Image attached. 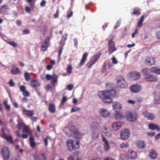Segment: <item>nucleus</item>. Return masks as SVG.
<instances>
[{
    "mask_svg": "<svg viewBox=\"0 0 160 160\" xmlns=\"http://www.w3.org/2000/svg\"><path fill=\"white\" fill-rule=\"evenodd\" d=\"M149 128L152 130H157L158 131L160 130V128L157 125L153 124H150L148 125Z\"/></svg>",
    "mask_w": 160,
    "mask_h": 160,
    "instance_id": "25",
    "label": "nucleus"
},
{
    "mask_svg": "<svg viewBox=\"0 0 160 160\" xmlns=\"http://www.w3.org/2000/svg\"><path fill=\"white\" fill-rule=\"evenodd\" d=\"M35 160H46V156L44 154H41L35 157Z\"/></svg>",
    "mask_w": 160,
    "mask_h": 160,
    "instance_id": "23",
    "label": "nucleus"
},
{
    "mask_svg": "<svg viewBox=\"0 0 160 160\" xmlns=\"http://www.w3.org/2000/svg\"><path fill=\"white\" fill-rule=\"evenodd\" d=\"M88 56V53L85 52L82 55L81 62L79 64V66H82L84 64Z\"/></svg>",
    "mask_w": 160,
    "mask_h": 160,
    "instance_id": "21",
    "label": "nucleus"
},
{
    "mask_svg": "<svg viewBox=\"0 0 160 160\" xmlns=\"http://www.w3.org/2000/svg\"><path fill=\"white\" fill-rule=\"evenodd\" d=\"M121 124L120 122H116L112 125V128L114 131H116L119 129L121 127Z\"/></svg>",
    "mask_w": 160,
    "mask_h": 160,
    "instance_id": "18",
    "label": "nucleus"
},
{
    "mask_svg": "<svg viewBox=\"0 0 160 160\" xmlns=\"http://www.w3.org/2000/svg\"><path fill=\"white\" fill-rule=\"evenodd\" d=\"M15 133L17 135L18 137H21V135L20 134V130L16 131L15 132Z\"/></svg>",
    "mask_w": 160,
    "mask_h": 160,
    "instance_id": "64",
    "label": "nucleus"
},
{
    "mask_svg": "<svg viewBox=\"0 0 160 160\" xmlns=\"http://www.w3.org/2000/svg\"><path fill=\"white\" fill-rule=\"evenodd\" d=\"M70 130L71 132L73 133L74 137L78 138H82V134L76 130L75 127L73 126H72L71 127Z\"/></svg>",
    "mask_w": 160,
    "mask_h": 160,
    "instance_id": "9",
    "label": "nucleus"
},
{
    "mask_svg": "<svg viewBox=\"0 0 160 160\" xmlns=\"http://www.w3.org/2000/svg\"><path fill=\"white\" fill-rule=\"evenodd\" d=\"M154 102L155 104H160V94L155 95L154 98Z\"/></svg>",
    "mask_w": 160,
    "mask_h": 160,
    "instance_id": "28",
    "label": "nucleus"
},
{
    "mask_svg": "<svg viewBox=\"0 0 160 160\" xmlns=\"http://www.w3.org/2000/svg\"><path fill=\"white\" fill-rule=\"evenodd\" d=\"M130 90L131 92H138L141 90V87L140 85L136 84L130 87Z\"/></svg>",
    "mask_w": 160,
    "mask_h": 160,
    "instance_id": "12",
    "label": "nucleus"
},
{
    "mask_svg": "<svg viewBox=\"0 0 160 160\" xmlns=\"http://www.w3.org/2000/svg\"><path fill=\"white\" fill-rule=\"evenodd\" d=\"M80 110V108H78L77 107H75L72 108L71 112L72 113L73 112H75L77 111H79Z\"/></svg>",
    "mask_w": 160,
    "mask_h": 160,
    "instance_id": "43",
    "label": "nucleus"
},
{
    "mask_svg": "<svg viewBox=\"0 0 160 160\" xmlns=\"http://www.w3.org/2000/svg\"><path fill=\"white\" fill-rule=\"evenodd\" d=\"M104 148L106 151H108L109 149V146L108 142H106L104 145Z\"/></svg>",
    "mask_w": 160,
    "mask_h": 160,
    "instance_id": "45",
    "label": "nucleus"
},
{
    "mask_svg": "<svg viewBox=\"0 0 160 160\" xmlns=\"http://www.w3.org/2000/svg\"><path fill=\"white\" fill-rule=\"evenodd\" d=\"M98 133L96 131H94L92 132L91 137L92 138L95 139L98 138Z\"/></svg>",
    "mask_w": 160,
    "mask_h": 160,
    "instance_id": "31",
    "label": "nucleus"
},
{
    "mask_svg": "<svg viewBox=\"0 0 160 160\" xmlns=\"http://www.w3.org/2000/svg\"><path fill=\"white\" fill-rule=\"evenodd\" d=\"M30 85L31 86L35 87L38 85V81L36 80L32 79L30 82Z\"/></svg>",
    "mask_w": 160,
    "mask_h": 160,
    "instance_id": "30",
    "label": "nucleus"
},
{
    "mask_svg": "<svg viewBox=\"0 0 160 160\" xmlns=\"http://www.w3.org/2000/svg\"><path fill=\"white\" fill-rule=\"evenodd\" d=\"M92 125L93 128H96L99 127V124L97 122H94L92 123Z\"/></svg>",
    "mask_w": 160,
    "mask_h": 160,
    "instance_id": "44",
    "label": "nucleus"
},
{
    "mask_svg": "<svg viewBox=\"0 0 160 160\" xmlns=\"http://www.w3.org/2000/svg\"><path fill=\"white\" fill-rule=\"evenodd\" d=\"M113 107L114 110L118 112L121 110L122 106L120 102H115L113 103Z\"/></svg>",
    "mask_w": 160,
    "mask_h": 160,
    "instance_id": "15",
    "label": "nucleus"
},
{
    "mask_svg": "<svg viewBox=\"0 0 160 160\" xmlns=\"http://www.w3.org/2000/svg\"><path fill=\"white\" fill-rule=\"evenodd\" d=\"M115 118L117 119H120L123 118V117L118 112L114 114Z\"/></svg>",
    "mask_w": 160,
    "mask_h": 160,
    "instance_id": "36",
    "label": "nucleus"
},
{
    "mask_svg": "<svg viewBox=\"0 0 160 160\" xmlns=\"http://www.w3.org/2000/svg\"><path fill=\"white\" fill-rule=\"evenodd\" d=\"M52 76L49 74H47L46 75V78L47 81H49L50 79H52Z\"/></svg>",
    "mask_w": 160,
    "mask_h": 160,
    "instance_id": "51",
    "label": "nucleus"
},
{
    "mask_svg": "<svg viewBox=\"0 0 160 160\" xmlns=\"http://www.w3.org/2000/svg\"><path fill=\"white\" fill-rule=\"evenodd\" d=\"M99 113L101 116L103 117H107L109 115V111L104 108H101L99 110Z\"/></svg>",
    "mask_w": 160,
    "mask_h": 160,
    "instance_id": "13",
    "label": "nucleus"
},
{
    "mask_svg": "<svg viewBox=\"0 0 160 160\" xmlns=\"http://www.w3.org/2000/svg\"><path fill=\"white\" fill-rule=\"evenodd\" d=\"M141 76L140 73L138 72H132L128 75L129 79L131 80H136L139 79Z\"/></svg>",
    "mask_w": 160,
    "mask_h": 160,
    "instance_id": "7",
    "label": "nucleus"
},
{
    "mask_svg": "<svg viewBox=\"0 0 160 160\" xmlns=\"http://www.w3.org/2000/svg\"><path fill=\"white\" fill-rule=\"evenodd\" d=\"M2 134L1 135V136L2 138L5 139L7 136L5 134V133L4 132V129L3 128H2Z\"/></svg>",
    "mask_w": 160,
    "mask_h": 160,
    "instance_id": "55",
    "label": "nucleus"
},
{
    "mask_svg": "<svg viewBox=\"0 0 160 160\" xmlns=\"http://www.w3.org/2000/svg\"><path fill=\"white\" fill-rule=\"evenodd\" d=\"M136 153L134 151H132L130 153L129 157L130 158L134 159L136 157Z\"/></svg>",
    "mask_w": 160,
    "mask_h": 160,
    "instance_id": "35",
    "label": "nucleus"
},
{
    "mask_svg": "<svg viewBox=\"0 0 160 160\" xmlns=\"http://www.w3.org/2000/svg\"><path fill=\"white\" fill-rule=\"evenodd\" d=\"M34 138L32 137H30L29 138V140L30 142V146L34 149L36 145V143L34 141Z\"/></svg>",
    "mask_w": 160,
    "mask_h": 160,
    "instance_id": "26",
    "label": "nucleus"
},
{
    "mask_svg": "<svg viewBox=\"0 0 160 160\" xmlns=\"http://www.w3.org/2000/svg\"><path fill=\"white\" fill-rule=\"evenodd\" d=\"M78 146L77 147H75L73 145V141L72 139H69L67 142V144L68 150L70 151H72L73 149H77L78 148V143L77 142L76 143Z\"/></svg>",
    "mask_w": 160,
    "mask_h": 160,
    "instance_id": "8",
    "label": "nucleus"
},
{
    "mask_svg": "<svg viewBox=\"0 0 160 160\" xmlns=\"http://www.w3.org/2000/svg\"><path fill=\"white\" fill-rule=\"evenodd\" d=\"M117 83L118 85L122 88H125L127 87L126 83L122 77L117 78Z\"/></svg>",
    "mask_w": 160,
    "mask_h": 160,
    "instance_id": "10",
    "label": "nucleus"
},
{
    "mask_svg": "<svg viewBox=\"0 0 160 160\" xmlns=\"http://www.w3.org/2000/svg\"><path fill=\"white\" fill-rule=\"evenodd\" d=\"M149 156L151 158L155 159L157 157V154L153 149H151L149 152Z\"/></svg>",
    "mask_w": 160,
    "mask_h": 160,
    "instance_id": "20",
    "label": "nucleus"
},
{
    "mask_svg": "<svg viewBox=\"0 0 160 160\" xmlns=\"http://www.w3.org/2000/svg\"><path fill=\"white\" fill-rule=\"evenodd\" d=\"M74 87L73 85L72 84H70L67 86V88L68 90L71 91L72 89Z\"/></svg>",
    "mask_w": 160,
    "mask_h": 160,
    "instance_id": "49",
    "label": "nucleus"
},
{
    "mask_svg": "<svg viewBox=\"0 0 160 160\" xmlns=\"http://www.w3.org/2000/svg\"><path fill=\"white\" fill-rule=\"evenodd\" d=\"M49 41H50V38H49V37H47L46 38L45 40H44V41L43 43H45L48 45V43H49Z\"/></svg>",
    "mask_w": 160,
    "mask_h": 160,
    "instance_id": "50",
    "label": "nucleus"
},
{
    "mask_svg": "<svg viewBox=\"0 0 160 160\" xmlns=\"http://www.w3.org/2000/svg\"><path fill=\"white\" fill-rule=\"evenodd\" d=\"M8 142H12V139L10 136H7L5 138Z\"/></svg>",
    "mask_w": 160,
    "mask_h": 160,
    "instance_id": "56",
    "label": "nucleus"
},
{
    "mask_svg": "<svg viewBox=\"0 0 160 160\" xmlns=\"http://www.w3.org/2000/svg\"><path fill=\"white\" fill-rule=\"evenodd\" d=\"M158 69L157 67H153L152 68L151 71L153 73H156Z\"/></svg>",
    "mask_w": 160,
    "mask_h": 160,
    "instance_id": "46",
    "label": "nucleus"
},
{
    "mask_svg": "<svg viewBox=\"0 0 160 160\" xmlns=\"http://www.w3.org/2000/svg\"><path fill=\"white\" fill-rule=\"evenodd\" d=\"M127 102L128 103H129L130 104H135V101H133L132 100H128Z\"/></svg>",
    "mask_w": 160,
    "mask_h": 160,
    "instance_id": "61",
    "label": "nucleus"
},
{
    "mask_svg": "<svg viewBox=\"0 0 160 160\" xmlns=\"http://www.w3.org/2000/svg\"><path fill=\"white\" fill-rule=\"evenodd\" d=\"M48 47V45L45 43H43L41 48L42 51L45 52L46 51Z\"/></svg>",
    "mask_w": 160,
    "mask_h": 160,
    "instance_id": "32",
    "label": "nucleus"
},
{
    "mask_svg": "<svg viewBox=\"0 0 160 160\" xmlns=\"http://www.w3.org/2000/svg\"><path fill=\"white\" fill-rule=\"evenodd\" d=\"M5 41L6 42L8 43L10 45L12 46L14 48L18 46L17 44L14 41H12L11 42L8 41L7 40H5Z\"/></svg>",
    "mask_w": 160,
    "mask_h": 160,
    "instance_id": "33",
    "label": "nucleus"
},
{
    "mask_svg": "<svg viewBox=\"0 0 160 160\" xmlns=\"http://www.w3.org/2000/svg\"><path fill=\"white\" fill-rule=\"evenodd\" d=\"M101 55V53H100L98 55H94L93 57V58L92 59H93L95 62H96L100 58Z\"/></svg>",
    "mask_w": 160,
    "mask_h": 160,
    "instance_id": "39",
    "label": "nucleus"
},
{
    "mask_svg": "<svg viewBox=\"0 0 160 160\" xmlns=\"http://www.w3.org/2000/svg\"><path fill=\"white\" fill-rule=\"evenodd\" d=\"M23 92V95L26 97H28L29 96V92L27 90H25Z\"/></svg>",
    "mask_w": 160,
    "mask_h": 160,
    "instance_id": "53",
    "label": "nucleus"
},
{
    "mask_svg": "<svg viewBox=\"0 0 160 160\" xmlns=\"http://www.w3.org/2000/svg\"><path fill=\"white\" fill-rule=\"evenodd\" d=\"M44 88L47 91L52 90V86L49 84L45 85L44 87Z\"/></svg>",
    "mask_w": 160,
    "mask_h": 160,
    "instance_id": "40",
    "label": "nucleus"
},
{
    "mask_svg": "<svg viewBox=\"0 0 160 160\" xmlns=\"http://www.w3.org/2000/svg\"><path fill=\"white\" fill-rule=\"evenodd\" d=\"M48 109L49 111L51 113H53L55 112L56 111L55 107L53 103H50L49 104Z\"/></svg>",
    "mask_w": 160,
    "mask_h": 160,
    "instance_id": "27",
    "label": "nucleus"
},
{
    "mask_svg": "<svg viewBox=\"0 0 160 160\" xmlns=\"http://www.w3.org/2000/svg\"><path fill=\"white\" fill-rule=\"evenodd\" d=\"M66 36H64L63 35H62V37L60 41V43H61L62 42H63L62 46H63L65 44V42L67 40L68 34L67 33L65 34Z\"/></svg>",
    "mask_w": 160,
    "mask_h": 160,
    "instance_id": "34",
    "label": "nucleus"
},
{
    "mask_svg": "<svg viewBox=\"0 0 160 160\" xmlns=\"http://www.w3.org/2000/svg\"><path fill=\"white\" fill-rule=\"evenodd\" d=\"M23 132H26L27 133H29V131L28 129V127L27 126H25L22 130Z\"/></svg>",
    "mask_w": 160,
    "mask_h": 160,
    "instance_id": "47",
    "label": "nucleus"
},
{
    "mask_svg": "<svg viewBox=\"0 0 160 160\" xmlns=\"http://www.w3.org/2000/svg\"><path fill=\"white\" fill-rule=\"evenodd\" d=\"M19 69L17 67L12 68L11 70V72L12 74H17L20 73Z\"/></svg>",
    "mask_w": 160,
    "mask_h": 160,
    "instance_id": "24",
    "label": "nucleus"
},
{
    "mask_svg": "<svg viewBox=\"0 0 160 160\" xmlns=\"http://www.w3.org/2000/svg\"><path fill=\"white\" fill-rule=\"evenodd\" d=\"M20 91L23 92L25 91L26 90V87L25 86L22 85L20 87Z\"/></svg>",
    "mask_w": 160,
    "mask_h": 160,
    "instance_id": "52",
    "label": "nucleus"
},
{
    "mask_svg": "<svg viewBox=\"0 0 160 160\" xmlns=\"http://www.w3.org/2000/svg\"><path fill=\"white\" fill-rule=\"evenodd\" d=\"M137 146L139 149H143L146 147V144L145 142L142 140H140L138 141L136 143Z\"/></svg>",
    "mask_w": 160,
    "mask_h": 160,
    "instance_id": "14",
    "label": "nucleus"
},
{
    "mask_svg": "<svg viewBox=\"0 0 160 160\" xmlns=\"http://www.w3.org/2000/svg\"><path fill=\"white\" fill-rule=\"evenodd\" d=\"M108 49L109 55H111L114 52L117 50L114 42L111 40L109 41Z\"/></svg>",
    "mask_w": 160,
    "mask_h": 160,
    "instance_id": "4",
    "label": "nucleus"
},
{
    "mask_svg": "<svg viewBox=\"0 0 160 160\" xmlns=\"http://www.w3.org/2000/svg\"><path fill=\"white\" fill-rule=\"evenodd\" d=\"M126 117L129 121L133 122L136 120L137 114L135 111L130 112L127 114Z\"/></svg>",
    "mask_w": 160,
    "mask_h": 160,
    "instance_id": "2",
    "label": "nucleus"
},
{
    "mask_svg": "<svg viewBox=\"0 0 160 160\" xmlns=\"http://www.w3.org/2000/svg\"><path fill=\"white\" fill-rule=\"evenodd\" d=\"M142 22L139 21L138 23L137 27L138 28H141L142 26Z\"/></svg>",
    "mask_w": 160,
    "mask_h": 160,
    "instance_id": "63",
    "label": "nucleus"
},
{
    "mask_svg": "<svg viewBox=\"0 0 160 160\" xmlns=\"http://www.w3.org/2000/svg\"><path fill=\"white\" fill-rule=\"evenodd\" d=\"M112 63L114 64H116L118 62V61L116 58L114 57L112 58Z\"/></svg>",
    "mask_w": 160,
    "mask_h": 160,
    "instance_id": "54",
    "label": "nucleus"
},
{
    "mask_svg": "<svg viewBox=\"0 0 160 160\" xmlns=\"http://www.w3.org/2000/svg\"><path fill=\"white\" fill-rule=\"evenodd\" d=\"M2 153L3 160H8L10 157V152L8 148L6 147H3Z\"/></svg>",
    "mask_w": 160,
    "mask_h": 160,
    "instance_id": "5",
    "label": "nucleus"
},
{
    "mask_svg": "<svg viewBox=\"0 0 160 160\" xmlns=\"http://www.w3.org/2000/svg\"><path fill=\"white\" fill-rule=\"evenodd\" d=\"M144 116L148 118L150 120H152L155 117L154 115L152 113L145 112L143 113Z\"/></svg>",
    "mask_w": 160,
    "mask_h": 160,
    "instance_id": "22",
    "label": "nucleus"
},
{
    "mask_svg": "<svg viewBox=\"0 0 160 160\" xmlns=\"http://www.w3.org/2000/svg\"><path fill=\"white\" fill-rule=\"evenodd\" d=\"M138 32V29L137 28H136L135 30V31L134 32H133L132 34V38H134L135 36V35L137 34Z\"/></svg>",
    "mask_w": 160,
    "mask_h": 160,
    "instance_id": "48",
    "label": "nucleus"
},
{
    "mask_svg": "<svg viewBox=\"0 0 160 160\" xmlns=\"http://www.w3.org/2000/svg\"><path fill=\"white\" fill-rule=\"evenodd\" d=\"M72 68L71 65H69L67 69V72L69 74H71L72 73Z\"/></svg>",
    "mask_w": 160,
    "mask_h": 160,
    "instance_id": "37",
    "label": "nucleus"
},
{
    "mask_svg": "<svg viewBox=\"0 0 160 160\" xmlns=\"http://www.w3.org/2000/svg\"><path fill=\"white\" fill-rule=\"evenodd\" d=\"M58 76L57 75L54 74L52 76V78L51 81V83L52 86L55 87L57 84L58 82Z\"/></svg>",
    "mask_w": 160,
    "mask_h": 160,
    "instance_id": "17",
    "label": "nucleus"
},
{
    "mask_svg": "<svg viewBox=\"0 0 160 160\" xmlns=\"http://www.w3.org/2000/svg\"><path fill=\"white\" fill-rule=\"evenodd\" d=\"M67 100V97L66 96L63 97L60 103V105L63 106Z\"/></svg>",
    "mask_w": 160,
    "mask_h": 160,
    "instance_id": "41",
    "label": "nucleus"
},
{
    "mask_svg": "<svg viewBox=\"0 0 160 160\" xmlns=\"http://www.w3.org/2000/svg\"><path fill=\"white\" fill-rule=\"evenodd\" d=\"M58 12H59V9L58 8L57 10V11L55 13V14H54V17L56 18H58Z\"/></svg>",
    "mask_w": 160,
    "mask_h": 160,
    "instance_id": "60",
    "label": "nucleus"
},
{
    "mask_svg": "<svg viewBox=\"0 0 160 160\" xmlns=\"http://www.w3.org/2000/svg\"><path fill=\"white\" fill-rule=\"evenodd\" d=\"M8 10L7 6L4 5L0 9V13L4 15H8Z\"/></svg>",
    "mask_w": 160,
    "mask_h": 160,
    "instance_id": "16",
    "label": "nucleus"
},
{
    "mask_svg": "<svg viewBox=\"0 0 160 160\" xmlns=\"http://www.w3.org/2000/svg\"><path fill=\"white\" fill-rule=\"evenodd\" d=\"M63 50V48L62 47L60 48L59 51L58 52V56L59 57H60V56L62 54V52Z\"/></svg>",
    "mask_w": 160,
    "mask_h": 160,
    "instance_id": "58",
    "label": "nucleus"
},
{
    "mask_svg": "<svg viewBox=\"0 0 160 160\" xmlns=\"http://www.w3.org/2000/svg\"><path fill=\"white\" fill-rule=\"evenodd\" d=\"M9 84L11 87H13L14 85V83L12 79H10L8 82Z\"/></svg>",
    "mask_w": 160,
    "mask_h": 160,
    "instance_id": "57",
    "label": "nucleus"
},
{
    "mask_svg": "<svg viewBox=\"0 0 160 160\" xmlns=\"http://www.w3.org/2000/svg\"><path fill=\"white\" fill-rule=\"evenodd\" d=\"M16 23L18 26H20L21 25L22 22L20 20H17L16 21Z\"/></svg>",
    "mask_w": 160,
    "mask_h": 160,
    "instance_id": "59",
    "label": "nucleus"
},
{
    "mask_svg": "<svg viewBox=\"0 0 160 160\" xmlns=\"http://www.w3.org/2000/svg\"><path fill=\"white\" fill-rule=\"evenodd\" d=\"M150 71V69L148 68H143L141 70L142 73L144 75V76L149 74Z\"/></svg>",
    "mask_w": 160,
    "mask_h": 160,
    "instance_id": "29",
    "label": "nucleus"
},
{
    "mask_svg": "<svg viewBox=\"0 0 160 160\" xmlns=\"http://www.w3.org/2000/svg\"><path fill=\"white\" fill-rule=\"evenodd\" d=\"M117 95V92L114 89L100 92L98 94L99 98L105 103H111L112 100L110 97H114Z\"/></svg>",
    "mask_w": 160,
    "mask_h": 160,
    "instance_id": "1",
    "label": "nucleus"
},
{
    "mask_svg": "<svg viewBox=\"0 0 160 160\" xmlns=\"http://www.w3.org/2000/svg\"><path fill=\"white\" fill-rule=\"evenodd\" d=\"M22 112L23 114L30 117H32L34 114L33 110H28L24 109H23Z\"/></svg>",
    "mask_w": 160,
    "mask_h": 160,
    "instance_id": "19",
    "label": "nucleus"
},
{
    "mask_svg": "<svg viewBox=\"0 0 160 160\" xmlns=\"http://www.w3.org/2000/svg\"><path fill=\"white\" fill-rule=\"evenodd\" d=\"M46 3V2L45 0H43L40 3V5L42 7H43L45 5Z\"/></svg>",
    "mask_w": 160,
    "mask_h": 160,
    "instance_id": "62",
    "label": "nucleus"
},
{
    "mask_svg": "<svg viewBox=\"0 0 160 160\" xmlns=\"http://www.w3.org/2000/svg\"><path fill=\"white\" fill-rule=\"evenodd\" d=\"M144 80L147 82H156L158 79V77L156 75L152 74H149L144 76Z\"/></svg>",
    "mask_w": 160,
    "mask_h": 160,
    "instance_id": "3",
    "label": "nucleus"
},
{
    "mask_svg": "<svg viewBox=\"0 0 160 160\" xmlns=\"http://www.w3.org/2000/svg\"><path fill=\"white\" fill-rule=\"evenodd\" d=\"M120 148H127L128 147V144L127 143L123 142L120 144Z\"/></svg>",
    "mask_w": 160,
    "mask_h": 160,
    "instance_id": "42",
    "label": "nucleus"
},
{
    "mask_svg": "<svg viewBox=\"0 0 160 160\" xmlns=\"http://www.w3.org/2000/svg\"><path fill=\"white\" fill-rule=\"evenodd\" d=\"M130 131L127 128L122 130L121 131L120 136L121 138L123 140H126L128 139L130 135Z\"/></svg>",
    "mask_w": 160,
    "mask_h": 160,
    "instance_id": "6",
    "label": "nucleus"
},
{
    "mask_svg": "<svg viewBox=\"0 0 160 160\" xmlns=\"http://www.w3.org/2000/svg\"><path fill=\"white\" fill-rule=\"evenodd\" d=\"M24 76L25 79L27 81H29L30 80V77L29 74L28 72H26L24 74Z\"/></svg>",
    "mask_w": 160,
    "mask_h": 160,
    "instance_id": "38",
    "label": "nucleus"
},
{
    "mask_svg": "<svg viewBox=\"0 0 160 160\" xmlns=\"http://www.w3.org/2000/svg\"><path fill=\"white\" fill-rule=\"evenodd\" d=\"M155 62V60L154 58L152 57H148L146 59L145 62L148 66L153 65Z\"/></svg>",
    "mask_w": 160,
    "mask_h": 160,
    "instance_id": "11",
    "label": "nucleus"
}]
</instances>
